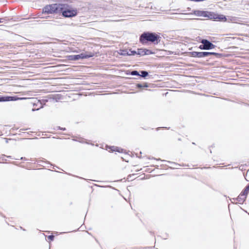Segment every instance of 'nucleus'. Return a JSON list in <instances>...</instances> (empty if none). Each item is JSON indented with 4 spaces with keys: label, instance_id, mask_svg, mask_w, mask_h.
Wrapping results in <instances>:
<instances>
[{
    "label": "nucleus",
    "instance_id": "nucleus-18",
    "mask_svg": "<svg viewBox=\"0 0 249 249\" xmlns=\"http://www.w3.org/2000/svg\"><path fill=\"white\" fill-rule=\"evenodd\" d=\"M57 129L58 130H65L66 128L65 127L63 128V127H61L60 126H58L57 127Z\"/></svg>",
    "mask_w": 249,
    "mask_h": 249
},
{
    "label": "nucleus",
    "instance_id": "nucleus-8",
    "mask_svg": "<svg viewBox=\"0 0 249 249\" xmlns=\"http://www.w3.org/2000/svg\"><path fill=\"white\" fill-rule=\"evenodd\" d=\"M42 107V105L39 100H35L33 104L32 110L33 111L38 110Z\"/></svg>",
    "mask_w": 249,
    "mask_h": 249
},
{
    "label": "nucleus",
    "instance_id": "nucleus-4",
    "mask_svg": "<svg viewBox=\"0 0 249 249\" xmlns=\"http://www.w3.org/2000/svg\"><path fill=\"white\" fill-rule=\"evenodd\" d=\"M94 55V54L92 53H82L80 54L68 55L67 56V58L68 60L76 61L81 59H83L91 57Z\"/></svg>",
    "mask_w": 249,
    "mask_h": 249
},
{
    "label": "nucleus",
    "instance_id": "nucleus-11",
    "mask_svg": "<svg viewBox=\"0 0 249 249\" xmlns=\"http://www.w3.org/2000/svg\"><path fill=\"white\" fill-rule=\"evenodd\" d=\"M214 18L218 21H226L227 20V18L223 15H218Z\"/></svg>",
    "mask_w": 249,
    "mask_h": 249
},
{
    "label": "nucleus",
    "instance_id": "nucleus-10",
    "mask_svg": "<svg viewBox=\"0 0 249 249\" xmlns=\"http://www.w3.org/2000/svg\"><path fill=\"white\" fill-rule=\"evenodd\" d=\"M246 197L245 195H243L241 193L238 196L237 198V200L240 203H243L246 199Z\"/></svg>",
    "mask_w": 249,
    "mask_h": 249
},
{
    "label": "nucleus",
    "instance_id": "nucleus-3",
    "mask_svg": "<svg viewBox=\"0 0 249 249\" xmlns=\"http://www.w3.org/2000/svg\"><path fill=\"white\" fill-rule=\"evenodd\" d=\"M65 8L60 13H62V15L65 18H71L75 17L77 14V10L76 8L69 7V6L66 4Z\"/></svg>",
    "mask_w": 249,
    "mask_h": 249
},
{
    "label": "nucleus",
    "instance_id": "nucleus-16",
    "mask_svg": "<svg viewBox=\"0 0 249 249\" xmlns=\"http://www.w3.org/2000/svg\"><path fill=\"white\" fill-rule=\"evenodd\" d=\"M54 236L53 235H49L47 237L48 240H49L50 241H53L54 239Z\"/></svg>",
    "mask_w": 249,
    "mask_h": 249
},
{
    "label": "nucleus",
    "instance_id": "nucleus-12",
    "mask_svg": "<svg viewBox=\"0 0 249 249\" xmlns=\"http://www.w3.org/2000/svg\"><path fill=\"white\" fill-rule=\"evenodd\" d=\"M249 192V185L247 186L243 191L241 193L243 195H245V196L247 197V195Z\"/></svg>",
    "mask_w": 249,
    "mask_h": 249
},
{
    "label": "nucleus",
    "instance_id": "nucleus-14",
    "mask_svg": "<svg viewBox=\"0 0 249 249\" xmlns=\"http://www.w3.org/2000/svg\"><path fill=\"white\" fill-rule=\"evenodd\" d=\"M139 75L142 76V77H145L148 75V72L145 71H141V74H140Z\"/></svg>",
    "mask_w": 249,
    "mask_h": 249
},
{
    "label": "nucleus",
    "instance_id": "nucleus-13",
    "mask_svg": "<svg viewBox=\"0 0 249 249\" xmlns=\"http://www.w3.org/2000/svg\"><path fill=\"white\" fill-rule=\"evenodd\" d=\"M68 52H71V53H77L79 52V51L78 49H76L74 48L73 47H70L68 48Z\"/></svg>",
    "mask_w": 249,
    "mask_h": 249
},
{
    "label": "nucleus",
    "instance_id": "nucleus-9",
    "mask_svg": "<svg viewBox=\"0 0 249 249\" xmlns=\"http://www.w3.org/2000/svg\"><path fill=\"white\" fill-rule=\"evenodd\" d=\"M18 98L15 96H1L0 97V102L16 101Z\"/></svg>",
    "mask_w": 249,
    "mask_h": 249
},
{
    "label": "nucleus",
    "instance_id": "nucleus-2",
    "mask_svg": "<svg viewBox=\"0 0 249 249\" xmlns=\"http://www.w3.org/2000/svg\"><path fill=\"white\" fill-rule=\"evenodd\" d=\"M66 4L53 3L46 5L42 9L43 13L47 14L60 13L64 9Z\"/></svg>",
    "mask_w": 249,
    "mask_h": 249
},
{
    "label": "nucleus",
    "instance_id": "nucleus-7",
    "mask_svg": "<svg viewBox=\"0 0 249 249\" xmlns=\"http://www.w3.org/2000/svg\"><path fill=\"white\" fill-rule=\"evenodd\" d=\"M106 149L109 152L123 153L124 149L121 147L115 146H106Z\"/></svg>",
    "mask_w": 249,
    "mask_h": 249
},
{
    "label": "nucleus",
    "instance_id": "nucleus-5",
    "mask_svg": "<svg viewBox=\"0 0 249 249\" xmlns=\"http://www.w3.org/2000/svg\"><path fill=\"white\" fill-rule=\"evenodd\" d=\"M190 56L194 57L201 58L209 55H214L216 57H219L221 55V54L214 52H190Z\"/></svg>",
    "mask_w": 249,
    "mask_h": 249
},
{
    "label": "nucleus",
    "instance_id": "nucleus-17",
    "mask_svg": "<svg viewBox=\"0 0 249 249\" xmlns=\"http://www.w3.org/2000/svg\"><path fill=\"white\" fill-rule=\"evenodd\" d=\"M131 74L132 75H139L138 72L136 71H133L131 72Z\"/></svg>",
    "mask_w": 249,
    "mask_h": 249
},
{
    "label": "nucleus",
    "instance_id": "nucleus-15",
    "mask_svg": "<svg viewBox=\"0 0 249 249\" xmlns=\"http://www.w3.org/2000/svg\"><path fill=\"white\" fill-rule=\"evenodd\" d=\"M147 85L146 84H138L137 85V87L138 88H143V87H147Z\"/></svg>",
    "mask_w": 249,
    "mask_h": 249
},
{
    "label": "nucleus",
    "instance_id": "nucleus-19",
    "mask_svg": "<svg viewBox=\"0 0 249 249\" xmlns=\"http://www.w3.org/2000/svg\"><path fill=\"white\" fill-rule=\"evenodd\" d=\"M20 160H27V159L25 158V157H21L20 158Z\"/></svg>",
    "mask_w": 249,
    "mask_h": 249
},
{
    "label": "nucleus",
    "instance_id": "nucleus-20",
    "mask_svg": "<svg viewBox=\"0 0 249 249\" xmlns=\"http://www.w3.org/2000/svg\"><path fill=\"white\" fill-rule=\"evenodd\" d=\"M3 18H0V23L3 22Z\"/></svg>",
    "mask_w": 249,
    "mask_h": 249
},
{
    "label": "nucleus",
    "instance_id": "nucleus-6",
    "mask_svg": "<svg viewBox=\"0 0 249 249\" xmlns=\"http://www.w3.org/2000/svg\"><path fill=\"white\" fill-rule=\"evenodd\" d=\"M200 42L202 44L199 46L201 50H210L214 49L215 46L207 39H202Z\"/></svg>",
    "mask_w": 249,
    "mask_h": 249
},
{
    "label": "nucleus",
    "instance_id": "nucleus-1",
    "mask_svg": "<svg viewBox=\"0 0 249 249\" xmlns=\"http://www.w3.org/2000/svg\"><path fill=\"white\" fill-rule=\"evenodd\" d=\"M160 36L154 33L144 32L140 37V42L145 44L150 42L157 44L160 41Z\"/></svg>",
    "mask_w": 249,
    "mask_h": 249
}]
</instances>
